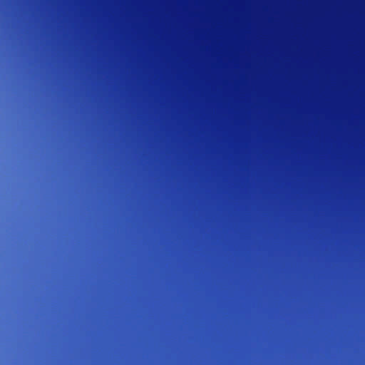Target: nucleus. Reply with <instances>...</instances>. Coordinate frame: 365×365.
Wrapping results in <instances>:
<instances>
[{
	"mask_svg": "<svg viewBox=\"0 0 365 365\" xmlns=\"http://www.w3.org/2000/svg\"><path fill=\"white\" fill-rule=\"evenodd\" d=\"M290 161H262L289 164L291 170L292 297L297 302V19H290Z\"/></svg>",
	"mask_w": 365,
	"mask_h": 365,
	"instance_id": "f257e3e1",
	"label": "nucleus"
},
{
	"mask_svg": "<svg viewBox=\"0 0 365 365\" xmlns=\"http://www.w3.org/2000/svg\"><path fill=\"white\" fill-rule=\"evenodd\" d=\"M299 61L298 60V66ZM299 120V75L298 74V121ZM299 149V125H298V150ZM298 211L299 210V168L304 164H332L333 161H299V151L298 150ZM299 252L298 251V255ZM302 274L298 266V275Z\"/></svg>",
	"mask_w": 365,
	"mask_h": 365,
	"instance_id": "f03ea898",
	"label": "nucleus"
},
{
	"mask_svg": "<svg viewBox=\"0 0 365 365\" xmlns=\"http://www.w3.org/2000/svg\"><path fill=\"white\" fill-rule=\"evenodd\" d=\"M292 365H296L295 362H294V358L293 359V364Z\"/></svg>",
	"mask_w": 365,
	"mask_h": 365,
	"instance_id": "7ed1b4c3",
	"label": "nucleus"
},
{
	"mask_svg": "<svg viewBox=\"0 0 365 365\" xmlns=\"http://www.w3.org/2000/svg\"><path fill=\"white\" fill-rule=\"evenodd\" d=\"M267 274H269L270 273H269V272H267Z\"/></svg>",
	"mask_w": 365,
	"mask_h": 365,
	"instance_id": "20e7f679",
	"label": "nucleus"
},
{
	"mask_svg": "<svg viewBox=\"0 0 365 365\" xmlns=\"http://www.w3.org/2000/svg\"><path fill=\"white\" fill-rule=\"evenodd\" d=\"M308 274H311L312 273H311V272H309Z\"/></svg>",
	"mask_w": 365,
	"mask_h": 365,
	"instance_id": "39448f33",
	"label": "nucleus"
}]
</instances>
